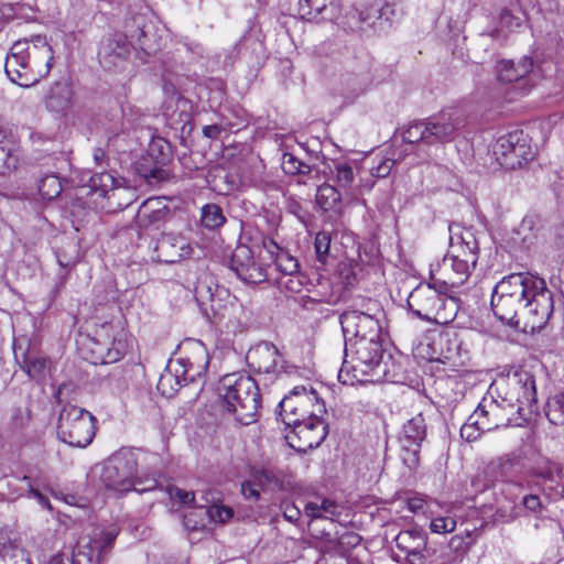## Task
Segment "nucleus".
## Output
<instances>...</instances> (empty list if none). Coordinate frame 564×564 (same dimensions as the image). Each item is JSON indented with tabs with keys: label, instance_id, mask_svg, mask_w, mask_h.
<instances>
[{
	"label": "nucleus",
	"instance_id": "nucleus-34",
	"mask_svg": "<svg viewBox=\"0 0 564 564\" xmlns=\"http://www.w3.org/2000/svg\"><path fill=\"white\" fill-rule=\"evenodd\" d=\"M427 426L422 412L409 419L402 427L400 440L422 444L426 437Z\"/></svg>",
	"mask_w": 564,
	"mask_h": 564
},
{
	"label": "nucleus",
	"instance_id": "nucleus-55",
	"mask_svg": "<svg viewBox=\"0 0 564 564\" xmlns=\"http://www.w3.org/2000/svg\"><path fill=\"white\" fill-rule=\"evenodd\" d=\"M360 542L361 536L354 531H346L338 536V544L345 551L356 547Z\"/></svg>",
	"mask_w": 564,
	"mask_h": 564
},
{
	"label": "nucleus",
	"instance_id": "nucleus-37",
	"mask_svg": "<svg viewBox=\"0 0 564 564\" xmlns=\"http://www.w3.org/2000/svg\"><path fill=\"white\" fill-rule=\"evenodd\" d=\"M544 510L540 496L528 494L521 498V501L513 507V513L520 516H532L539 518Z\"/></svg>",
	"mask_w": 564,
	"mask_h": 564
},
{
	"label": "nucleus",
	"instance_id": "nucleus-63",
	"mask_svg": "<svg viewBox=\"0 0 564 564\" xmlns=\"http://www.w3.org/2000/svg\"><path fill=\"white\" fill-rule=\"evenodd\" d=\"M555 470L560 471V468L557 466L549 465L544 468H539L535 474L544 480L553 481Z\"/></svg>",
	"mask_w": 564,
	"mask_h": 564
},
{
	"label": "nucleus",
	"instance_id": "nucleus-20",
	"mask_svg": "<svg viewBox=\"0 0 564 564\" xmlns=\"http://www.w3.org/2000/svg\"><path fill=\"white\" fill-rule=\"evenodd\" d=\"M397 547L406 555L408 564H435L434 551L426 546L425 534L416 529L401 531L395 538Z\"/></svg>",
	"mask_w": 564,
	"mask_h": 564
},
{
	"label": "nucleus",
	"instance_id": "nucleus-12",
	"mask_svg": "<svg viewBox=\"0 0 564 564\" xmlns=\"http://www.w3.org/2000/svg\"><path fill=\"white\" fill-rule=\"evenodd\" d=\"M492 151L497 162L508 170L521 167L533 158L528 135L522 130H513L499 137Z\"/></svg>",
	"mask_w": 564,
	"mask_h": 564
},
{
	"label": "nucleus",
	"instance_id": "nucleus-3",
	"mask_svg": "<svg viewBox=\"0 0 564 564\" xmlns=\"http://www.w3.org/2000/svg\"><path fill=\"white\" fill-rule=\"evenodd\" d=\"M398 366L390 354L384 355L381 340H346L345 358L338 378L347 383L344 373L357 381H391L398 378Z\"/></svg>",
	"mask_w": 564,
	"mask_h": 564
},
{
	"label": "nucleus",
	"instance_id": "nucleus-45",
	"mask_svg": "<svg viewBox=\"0 0 564 564\" xmlns=\"http://www.w3.org/2000/svg\"><path fill=\"white\" fill-rule=\"evenodd\" d=\"M137 23V30L131 31L130 37L135 42V44L150 54L152 51L155 50L154 45L151 42V39L149 36V26L144 23H141L140 19H135Z\"/></svg>",
	"mask_w": 564,
	"mask_h": 564
},
{
	"label": "nucleus",
	"instance_id": "nucleus-54",
	"mask_svg": "<svg viewBox=\"0 0 564 564\" xmlns=\"http://www.w3.org/2000/svg\"><path fill=\"white\" fill-rule=\"evenodd\" d=\"M280 509L284 519L291 523H297L301 519V510L300 508L290 500H283L281 502Z\"/></svg>",
	"mask_w": 564,
	"mask_h": 564
},
{
	"label": "nucleus",
	"instance_id": "nucleus-35",
	"mask_svg": "<svg viewBox=\"0 0 564 564\" xmlns=\"http://www.w3.org/2000/svg\"><path fill=\"white\" fill-rule=\"evenodd\" d=\"M117 180L107 171L96 172L89 178L90 193L97 194L99 197H109V193L115 194L117 188Z\"/></svg>",
	"mask_w": 564,
	"mask_h": 564
},
{
	"label": "nucleus",
	"instance_id": "nucleus-2",
	"mask_svg": "<svg viewBox=\"0 0 564 564\" xmlns=\"http://www.w3.org/2000/svg\"><path fill=\"white\" fill-rule=\"evenodd\" d=\"M511 392L505 397H495L492 388L476 408L484 419L482 429L496 430L511 423L521 425L513 419L518 414L523 422L538 411L535 379L529 372H516L510 379Z\"/></svg>",
	"mask_w": 564,
	"mask_h": 564
},
{
	"label": "nucleus",
	"instance_id": "nucleus-53",
	"mask_svg": "<svg viewBox=\"0 0 564 564\" xmlns=\"http://www.w3.org/2000/svg\"><path fill=\"white\" fill-rule=\"evenodd\" d=\"M456 528V521L451 517L435 518L431 521L430 529L434 533H449Z\"/></svg>",
	"mask_w": 564,
	"mask_h": 564
},
{
	"label": "nucleus",
	"instance_id": "nucleus-51",
	"mask_svg": "<svg viewBox=\"0 0 564 564\" xmlns=\"http://www.w3.org/2000/svg\"><path fill=\"white\" fill-rule=\"evenodd\" d=\"M306 278L297 271V273L282 276L279 281L281 288L292 292L299 293L303 289Z\"/></svg>",
	"mask_w": 564,
	"mask_h": 564
},
{
	"label": "nucleus",
	"instance_id": "nucleus-60",
	"mask_svg": "<svg viewBox=\"0 0 564 564\" xmlns=\"http://www.w3.org/2000/svg\"><path fill=\"white\" fill-rule=\"evenodd\" d=\"M196 516L197 511H189L188 513L184 514L183 523L187 530L195 531L205 527L203 520L197 521L196 519H194Z\"/></svg>",
	"mask_w": 564,
	"mask_h": 564
},
{
	"label": "nucleus",
	"instance_id": "nucleus-29",
	"mask_svg": "<svg viewBox=\"0 0 564 564\" xmlns=\"http://www.w3.org/2000/svg\"><path fill=\"white\" fill-rule=\"evenodd\" d=\"M533 67L531 57L524 56L516 65L512 61H501L497 65V76L501 83L520 82Z\"/></svg>",
	"mask_w": 564,
	"mask_h": 564
},
{
	"label": "nucleus",
	"instance_id": "nucleus-43",
	"mask_svg": "<svg viewBox=\"0 0 564 564\" xmlns=\"http://www.w3.org/2000/svg\"><path fill=\"white\" fill-rule=\"evenodd\" d=\"M400 443H401L400 457H401L403 464L410 469L415 468L420 460L421 444L412 443V442H404L402 440H400Z\"/></svg>",
	"mask_w": 564,
	"mask_h": 564
},
{
	"label": "nucleus",
	"instance_id": "nucleus-22",
	"mask_svg": "<svg viewBox=\"0 0 564 564\" xmlns=\"http://www.w3.org/2000/svg\"><path fill=\"white\" fill-rule=\"evenodd\" d=\"M474 269L475 267L469 264L468 260L464 261L448 254L443 258L436 269L432 270V279L455 288L464 284Z\"/></svg>",
	"mask_w": 564,
	"mask_h": 564
},
{
	"label": "nucleus",
	"instance_id": "nucleus-39",
	"mask_svg": "<svg viewBox=\"0 0 564 564\" xmlns=\"http://www.w3.org/2000/svg\"><path fill=\"white\" fill-rule=\"evenodd\" d=\"M545 415L554 425L564 424V391L555 393L547 399Z\"/></svg>",
	"mask_w": 564,
	"mask_h": 564
},
{
	"label": "nucleus",
	"instance_id": "nucleus-24",
	"mask_svg": "<svg viewBox=\"0 0 564 564\" xmlns=\"http://www.w3.org/2000/svg\"><path fill=\"white\" fill-rule=\"evenodd\" d=\"M194 296L202 313L212 323H219L227 317L230 310L228 303L220 299L219 294H215L208 283L199 281L195 286Z\"/></svg>",
	"mask_w": 564,
	"mask_h": 564
},
{
	"label": "nucleus",
	"instance_id": "nucleus-48",
	"mask_svg": "<svg viewBox=\"0 0 564 564\" xmlns=\"http://www.w3.org/2000/svg\"><path fill=\"white\" fill-rule=\"evenodd\" d=\"M330 234L327 231H319L315 236L314 247L316 252V259L318 262L325 264L330 248Z\"/></svg>",
	"mask_w": 564,
	"mask_h": 564
},
{
	"label": "nucleus",
	"instance_id": "nucleus-26",
	"mask_svg": "<svg viewBox=\"0 0 564 564\" xmlns=\"http://www.w3.org/2000/svg\"><path fill=\"white\" fill-rule=\"evenodd\" d=\"M372 83V76L367 64L352 68L340 77L341 94L349 100H355L365 94Z\"/></svg>",
	"mask_w": 564,
	"mask_h": 564
},
{
	"label": "nucleus",
	"instance_id": "nucleus-42",
	"mask_svg": "<svg viewBox=\"0 0 564 564\" xmlns=\"http://www.w3.org/2000/svg\"><path fill=\"white\" fill-rule=\"evenodd\" d=\"M0 564H30V561L18 544L9 541L0 547Z\"/></svg>",
	"mask_w": 564,
	"mask_h": 564
},
{
	"label": "nucleus",
	"instance_id": "nucleus-17",
	"mask_svg": "<svg viewBox=\"0 0 564 564\" xmlns=\"http://www.w3.org/2000/svg\"><path fill=\"white\" fill-rule=\"evenodd\" d=\"M246 360L259 373L279 375L284 372L292 375L297 372L295 366L285 365L284 361L280 364L279 349L269 341H261L251 347L246 355Z\"/></svg>",
	"mask_w": 564,
	"mask_h": 564
},
{
	"label": "nucleus",
	"instance_id": "nucleus-36",
	"mask_svg": "<svg viewBox=\"0 0 564 564\" xmlns=\"http://www.w3.org/2000/svg\"><path fill=\"white\" fill-rule=\"evenodd\" d=\"M341 195L338 189L329 184H322L317 188L316 203L325 212L339 207Z\"/></svg>",
	"mask_w": 564,
	"mask_h": 564
},
{
	"label": "nucleus",
	"instance_id": "nucleus-10",
	"mask_svg": "<svg viewBox=\"0 0 564 564\" xmlns=\"http://www.w3.org/2000/svg\"><path fill=\"white\" fill-rule=\"evenodd\" d=\"M84 346V357L94 365L115 364L123 358L128 349L126 334L112 325H102L95 336L85 339Z\"/></svg>",
	"mask_w": 564,
	"mask_h": 564
},
{
	"label": "nucleus",
	"instance_id": "nucleus-23",
	"mask_svg": "<svg viewBox=\"0 0 564 564\" xmlns=\"http://www.w3.org/2000/svg\"><path fill=\"white\" fill-rule=\"evenodd\" d=\"M131 51V43L123 34L106 36L99 46L98 58L101 66L111 70L126 62Z\"/></svg>",
	"mask_w": 564,
	"mask_h": 564
},
{
	"label": "nucleus",
	"instance_id": "nucleus-6",
	"mask_svg": "<svg viewBox=\"0 0 564 564\" xmlns=\"http://www.w3.org/2000/svg\"><path fill=\"white\" fill-rule=\"evenodd\" d=\"M139 459L131 449H121L113 454L102 466L101 484L109 490L124 494L131 490L143 494L158 488L154 474L139 473Z\"/></svg>",
	"mask_w": 564,
	"mask_h": 564
},
{
	"label": "nucleus",
	"instance_id": "nucleus-38",
	"mask_svg": "<svg viewBox=\"0 0 564 564\" xmlns=\"http://www.w3.org/2000/svg\"><path fill=\"white\" fill-rule=\"evenodd\" d=\"M484 419L475 410L467 421L460 427V436L467 442L477 441L485 432L491 431V429H482Z\"/></svg>",
	"mask_w": 564,
	"mask_h": 564
},
{
	"label": "nucleus",
	"instance_id": "nucleus-46",
	"mask_svg": "<svg viewBox=\"0 0 564 564\" xmlns=\"http://www.w3.org/2000/svg\"><path fill=\"white\" fill-rule=\"evenodd\" d=\"M403 140L406 143H417L420 141L427 144V129L425 120L415 121L409 124L403 131Z\"/></svg>",
	"mask_w": 564,
	"mask_h": 564
},
{
	"label": "nucleus",
	"instance_id": "nucleus-40",
	"mask_svg": "<svg viewBox=\"0 0 564 564\" xmlns=\"http://www.w3.org/2000/svg\"><path fill=\"white\" fill-rule=\"evenodd\" d=\"M202 225L210 230L221 227L226 223L223 209L217 204H206L202 208Z\"/></svg>",
	"mask_w": 564,
	"mask_h": 564
},
{
	"label": "nucleus",
	"instance_id": "nucleus-1",
	"mask_svg": "<svg viewBox=\"0 0 564 564\" xmlns=\"http://www.w3.org/2000/svg\"><path fill=\"white\" fill-rule=\"evenodd\" d=\"M491 308L502 323L525 333H536L553 315L554 295L544 279L528 272L512 273L494 288Z\"/></svg>",
	"mask_w": 564,
	"mask_h": 564
},
{
	"label": "nucleus",
	"instance_id": "nucleus-27",
	"mask_svg": "<svg viewBox=\"0 0 564 564\" xmlns=\"http://www.w3.org/2000/svg\"><path fill=\"white\" fill-rule=\"evenodd\" d=\"M169 214V208L159 197L142 203L135 215V224L141 229L159 228Z\"/></svg>",
	"mask_w": 564,
	"mask_h": 564
},
{
	"label": "nucleus",
	"instance_id": "nucleus-50",
	"mask_svg": "<svg viewBox=\"0 0 564 564\" xmlns=\"http://www.w3.org/2000/svg\"><path fill=\"white\" fill-rule=\"evenodd\" d=\"M326 0H300V11L307 19H316L326 9Z\"/></svg>",
	"mask_w": 564,
	"mask_h": 564
},
{
	"label": "nucleus",
	"instance_id": "nucleus-62",
	"mask_svg": "<svg viewBox=\"0 0 564 564\" xmlns=\"http://www.w3.org/2000/svg\"><path fill=\"white\" fill-rule=\"evenodd\" d=\"M241 492L247 499L258 500L260 497V491L257 486L250 481L242 482Z\"/></svg>",
	"mask_w": 564,
	"mask_h": 564
},
{
	"label": "nucleus",
	"instance_id": "nucleus-32",
	"mask_svg": "<svg viewBox=\"0 0 564 564\" xmlns=\"http://www.w3.org/2000/svg\"><path fill=\"white\" fill-rule=\"evenodd\" d=\"M478 241L475 238L474 234L469 230H466L462 237L460 241L456 245H452V253L449 256L457 257L460 260H468V263L476 267L478 260Z\"/></svg>",
	"mask_w": 564,
	"mask_h": 564
},
{
	"label": "nucleus",
	"instance_id": "nucleus-33",
	"mask_svg": "<svg viewBox=\"0 0 564 564\" xmlns=\"http://www.w3.org/2000/svg\"><path fill=\"white\" fill-rule=\"evenodd\" d=\"M15 360L20 365V368L25 371L31 379H39L43 377L50 364L46 357L31 355L28 352H23L21 356L15 352Z\"/></svg>",
	"mask_w": 564,
	"mask_h": 564
},
{
	"label": "nucleus",
	"instance_id": "nucleus-21",
	"mask_svg": "<svg viewBox=\"0 0 564 564\" xmlns=\"http://www.w3.org/2000/svg\"><path fill=\"white\" fill-rule=\"evenodd\" d=\"M148 154L153 160L154 166L142 172V176L150 185L159 184L170 177V171L165 165L172 156L171 145L161 137L152 138L149 143Z\"/></svg>",
	"mask_w": 564,
	"mask_h": 564
},
{
	"label": "nucleus",
	"instance_id": "nucleus-30",
	"mask_svg": "<svg viewBox=\"0 0 564 564\" xmlns=\"http://www.w3.org/2000/svg\"><path fill=\"white\" fill-rule=\"evenodd\" d=\"M73 90L66 83L57 82L50 87L45 96V105L50 111L62 113L72 106Z\"/></svg>",
	"mask_w": 564,
	"mask_h": 564
},
{
	"label": "nucleus",
	"instance_id": "nucleus-64",
	"mask_svg": "<svg viewBox=\"0 0 564 564\" xmlns=\"http://www.w3.org/2000/svg\"><path fill=\"white\" fill-rule=\"evenodd\" d=\"M305 514L311 519L323 518L319 503L317 501H311L305 505L304 508Z\"/></svg>",
	"mask_w": 564,
	"mask_h": 564
},
{
	"label": "nucleus",
	"instance_id": "nucleus-57",
	"mask_svg": "<svg viewBox=\"0 0 564 564\" xmlns=\"http://www.w3.org/2000/svg\"><path fill=\"white\" fill-rule=\"evenodd\" d=\"M170 496L185 506H191L195 501V494L193 491H186L177 487L170 489Z\"/></svg>",
	"mask_w": 564,
	"mask_h": 564
},
{
	"label": "nucleus",
	"instance_id": "nucleus-9",
	"mask_svg": "<svg viewBox=\"0 0 564 564\" xmlns=\"http://www.w3.org/2000/svg\"><path fill=\"white\" fill-rule=\"evenodd\" d=\"M96 434V417L87 410L74 404L62 408L57 421V436L69 446L84 448Z\"/></svg>",
	"mask_w": 564,
	"mask_h": 564
},
{
	"label": "nucleus",
	"instance_id": "nucleus-19",
	"mask_svg": "<svg viewBox=\"0 0 564 564\" xmlns=\"http://www.w3.org/2000/svg\"><path fill=\"white\" fill-rule=\"evenodd\" d=\"M229 268L245 283L258 284L267 280L265 268L254 259L252 249L246 245H239L232 251Z\"/></svg>",
	"mask_w": 564,
	"mask_h": 564
},
{
	"label": "nucleus",
	"instance_id": "nucleus-7",
	"mask_svg": "<svg viewBox=\"0 0 564 564\" xmlns=\"http://www.w3.org/2000/svg\"><path fill=\"white\" fill-rule=\"evenodd\" d=\"M406 304L414 316L437 325L449 324L458 312L457 300L441 294L432 284L416 286L409 294Z\"/></svg>",
	"mask_w": 564,
	"mask_h": 564
},
{
	"label": "nucleus",
	"instance_id": "nucleus-61",
	"mask_svg": "<svg viewBox=\"0 0 564 564\" xmlns=\"http://www.w3.org/2000/svg\"><path fill=\"white\" fill-rule=\"evenodd\" d=\"M318 503L323 517L335 516L338 513V506L335 501L330 499H322Z\"/></svg>",
	"mask_w": 564,
	"mask_h": 564
},
{
	"label": "nucleus",
	"instance_id": "nucleus-14",
	"mask_svg": "<svg viewBox=\"0 0 564 564\" xmlns=\"http://www.w3.org/2000/svg\"><path fill=\"white\" fill-rule=\"evenodd\" d=\"M403 15V7L399 0H376L364 10L357 11L359 28L387 31L392 23Z\"/></svg>",
	"mask_w": 564,
	"mask_h": 564
},
{
	"label": "nucleus",
	"instance_id": "nucleus-8",
	"mask_svg": "<svg viewBox=\"0 0 564 564\" xmlns=\"http://www.w3.org/2000/svg\"><path fill=\"white\" fill-rule=\"evenodd\" d=\"M382 308L377 301L368 300L360 307H350L341 313L339 322L346 340L380 341L379 316Z\"/></svg>",
	"mask_w": 564,
	"mask_h": 564
},
{
	"label": "nucleus",
	"instance_id": "nucleus-25",
	"mask_svg": "<svg viewBox=\"0 0 564 564\" xmlns=\"http://www.w3.org/2000/svg\"><path fill=\"white\" fill-rule=\"evenodd\" d=\"M192 248L182 236L162 235L153 247L152 259L161 263H176L188 257Z\"/></svg>",
	"mask_w": 564,
	"mask_h": 564
},
{
	"label": "nucleus",
	"instance_id": "nucleus-18",
	"mask_svg": "<svg viewBox=\"0 0 564 564\" xmlns=\"http://www.w3.org/2000/svg\"><path fill=\"white\" fill-rule=\"evenodd\" d=\"M465 117L457 110L441 111L425 119L427 144L452 142L465 126Z\"/></svg>",
	"mask_w": 564,
	"mask_h": 564
},
{
	"label": "nucleus",
	"instance_id": "nucleus-13",
	"mask_svg": "<svg viewBox=\"0 0 564 564\" xmlns=\"http://www.w3.org/2000/svg\"><path fill=\"white\" fill-rule=\"evenodd\" d=\"M322 402L314 390L307 391L304 386L294 387L278 405V419L291 429L305 420L312 411L308 408Z\"/></svg>",
	"mask_w": 564,
	"mask_h": 564
},
{
	"label": "nucleus",
	"instance_id": "nucleus-16",
	"mask_svg": "<svg viewBox=\"0 0 564 564\" xmlns=\"http://www.w3.org/2000/svg\"><path fill=\"white\" fill-rule=\"evenodd\" d=\"M118 531H95L87 542H79L73 551L72 564H101L111 552Z\"/></svg>",
	"mask_w": 564,
	"mask_h": 564
},
{
	"label": "nucleus",
	"instance_id": "nucleus-5",
	"mask_svg": "<svg viewBox=\"0 0 564 564\" xmlns=\"http://www.w3.org/2000/svg\"><path fill=\"white\" fill-rule=\"evenodd\" d=\"M217 393L224 409L238 423L249 425L256 421L261 397L253 378L241 372L225 375L219 380Z\"/></svg>",
	"mask_w": 564,
	"mask_h": 564
},
{
	"label": "nucleus",
	"instance_id": "nucleus-52",
	"mask_svg": "<svg viewBox=\"0 0 564 564\" xmlns=\"http://www.w3.org/2000/svg\"><path fill=\"white\" fill-rule=\"evenodd\" d=\"M336 180L341 188H349L354 182L352 167L346 163H338L335 165Z\"/></svg>",
	"mask_w": 564,
	"mask_h": 564
},
{
	"label": "nucleus",
	"instance_id": "nucleus-4",
	"mask_svg": "<svg viewBox=\"0 0 564 564\" xmlns=\"http://www.w3.org/2000/svg\"><path fill=\"white\" fill-rule=\"evenodd\" d=\"M53 50L44 36L37 35L13 43L7 55L4 70L9 79L21 86L31 87L45 77L53 65Z\"/></svg>",
	"mask_w": 564,
	"mask_h": 564
},
{
	"label": "nucleus",
	"instance_id": "nucleus-31",
	"mask_svg": "<svg viewBox=\"0 0 564 564\" xmlns=\"http://www.w3.org/2000/svg\"><path fill=\"white\" fill-rule=\"evenodd\" d=\"M263 247L273 258L276 269L283 274L282 276L297 273L299 261L288 251L280 249L273 240L264 241Z\"/></svg>",
	"mask_w": 564,
	"mask_h": 564
},
{
	"label": "nucleus",
	"instance_id": "nucleus-28",
	"mask_svg": "<svg viewBox=\"0 0 564 564\" xmlns=\"http://www.w3.org/2000/svg\"><path fill=\"white\" fill-rule=\"evenodd\" d=\"M488 467L497 479L512 481L522 470L523 456L519 452H510L491 460Z\"/></svg>",
	"mask_w": 564,
	"mask_h": 564
},
{
	"label": "nucleus",
	"instance_id": "nucleus-44",
	"mask_svg": "<svg viewBox=\"0 0 564 564\" xmlns=\"http://www.w3.org/2000/svg\"><path fill=\"white\" fill-rule=\"evenodd\" d=\"M199 514L206 516L213 522L225 523L232 518L234 511L231 508L223 505H212L207 508H198Z\"/></svg>",
	"mask_w": 564,
	"mask_h": 564
},
{
	"label": "nucleus",
	"instance_id": "nucleus-58",
	"mask_svg": "<svg viewBox=\"0 0 564 564\" xmlns=\"http://www.w3.org/2000/svg\"><path fill=\"white\" fill-rule=\"evenodd\" d=\"M336 302V297L332 292L323 293L321 295L316 296H303L302 297V305L305 308H308V304H315V303H327V304H334Z\"/></svg>",
	"mask_w": 564,
	"mask_h": 564
},
{
	"label": "nucleus",
	"instance_id": "nucleus-41",
	"mask_svg": "<svg viewBox=\"0 0 564 564\" xmlns=\"http://www.w3.org/2000/svg\"><path fill=\"white\" fill-rule=\"evenodd\" d=\"M281 167L288 175H308L312 171L311 165L297 159L294 154L284 152L281 158Z\"/></svg>",
	"mask_w": 564,
	"mask_h": 564
},
{
	"label": "nucleus",
	"instance_id": "nucleus-47",
	"mask_svg": "<svg viewBox=\"0 0 564 564\" xmlns=\"http://www.w3.org/2000/svg\"><path fill=\"white\" fill-rule=\"evenodd\" d=\"M62 186L59 180L55 175H48L41 180L39 184V193L44 199H53L59 195Z\"/></svg>",
	"mask_w": 564,
	"mask_h": 564
},
{
	"label": "nucleus",
	"instance_id": "nucleus-56",
	"mask_svg": "<svg viewBox=\"0 0 564 564\" xmlns=\"http://www.w3.org/2000/svg\"><path fill=\"white\" fill-rule=\"evenodd\" d=\"M395 161L390 158L381 159L377 165L371 167V175L378 178H384L391 173Z\"/></svg>",
	"mask_w": 564,
	"mask_h": 564
},
{
	"label": "nucleus",
	"instance_id": "nucleus-11",
	"mask_svg": "<svg viewBox=\"0 0 564 564\" xmlns=\"http://www.w3.org/2000/svg\"><path fill=\"white\" fill-rule=\"evenodd\" d=\"M325 412V403L317 402L305 420L291 427L285 438L292 448L305 453L321 445L327 435V425L323 420Z\"/></svg>",
	"mask_w": 564,
	"mask_h": 564
},
{
	"label": "nucleus",
	"instance_id": "nucleus-15",
	"mask_svg": "<svg viewBox=\"0 0 564 564\" xmlns=\"http://www.w3.org/2000/svg\"><path fill=\"white\" fill-rule=\"evenodd\" d=\"M206 367L207 361L204 365L194 366L189 359L180 358L171 360L159 379L158 389L162 394L171 397L181 387L200 378Z\"/></svg>",
	"mask_w": 564,
	"mask_h": 564
},
{
	"label": "nucleus",
	"instance_id": "nucleus-59",
	"mask_svg": "<svg viewBox=\"0 0 564 564\" xmlns=\"http://www.w3.org/2000/svg\"><path fill=\"white\" fill-rule=\"evenodd\" d=\"M11 420L17 429H23L29 423L30 416L25 410L15 408L12 411Z\"/></svg>",
	"mask_w": 564,
	"mask_h": 564
},
{
	"label": "nucleus",
	"instance_id": "nucleus-49",
	"mask_svg": "<svg viewBox=\"0 0 564 564\" xmlns=\"http://www.w3.org/2000/svg\"><path fill=\"white\" fill-rule=\"evenodd\" d=\"M523 12L520 14H516L511 9L503 8L499 13V23L501 28L508 29L509 31H513L517 28H520L524 21Z\"/></svg>",
	"mask_w": 564,
	"mask_h": 564
}]
</instances>
